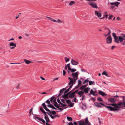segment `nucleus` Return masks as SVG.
<instances>
[{"label":"nucleus","mask_w":125,"mask_h":125,"mask_svg":"<svg viewBox=\"0 0 125 125\" xmlns=\"http://www.w3.org/2000/svg\"><path fill=\"white\" fill-rule=\"evenodd\" d=\"M71 64L73 65H76L78 64V63L73 59H72L71 61Z\"/></svg>","instance_id":"obj_11"},{"label":"nucleus","mask_w":125,"mask_h":125,"mask_svg":"<svg viewBox=\"0 0 125 125\" xmlns=\"http://www.w3.org/2000/svg\"><path fill=\"white\" fill-rule=\"evenodd\" d=\"M69 125H73L72 122H70L68 123Z\"/></svg>","instance_id":"obj_53"},{"label":"nucleus","mask_w":125,"mask_h":125,"mask_svg":"<svg viewBox=\"0 0 125 125\" xmlns=\"http://www.w3.org/2000/svg\"><path fill=\"white\" fill-rule=\"evenodd\" d=\"M66 72L64 71V70H63V75H64L66 74Z\"/></svg>","instance_id":"obj_52"},{"label":"nucleus","mask_w":125,"mask_h":125,"mask_svg":"<svg viewBox=\"0 0 125 125\" xmlns=\"http://www.w3.org/2000/svg\"><path fill=\"white\" fill-rule=\"evenodd\" d=\"M67 119L70 121H72V118L70 117H67Z\"/></svg>","instance_id":"obj_32"},{"label":"nucleus","mask_w":125,"mask_h":125,"mask_svg":"<svg viewBox=\"0 0 125 125\" xmlns=\"http://www.w3.org/2000/svg\"><path fill=\"white\" fill-rule=\"evenodd\" d=\"M78 83L79 85H80L81 84V81L80 80L78 81Z\"/></svg>","instance_id":"obj_46"},{"label":"nucleus","mask_w":125,"mask_h":125,"mask_svg":"<svg viewBox=\"0 0 125 125\" xmlns=\"http://www.w3.org/2000/svg\"><path fill=\"white\" fill-rule=\"evenodd\" d=\"M45 102L47 103L48 104H50V101L48 100H47Z\"/></svg>","instance_id":"obj_54"},{"label":"nucleus","mask_w":125,"mask_h":125,"mask_svg":"<svg viewBox=\"0 0 125 125\" xmlns=\"http://www.w3.org/2000/svg\"><path fill=\"white\" fill-rule=\"evenodd\" d=\"M67 66L68 68V70H69L71 68L70 66V63L68 64L67 65Z\"/></svg>","instance_id":"obj_34"},{"label":"nucleus","mask_w":125,"mask_h":125,"mask_svg":"<svg viewBox=\"0 0 125 125\" xmlns=\"http://www.w3.org/2000/svg\"><path fill=\"white\" fill-rule=\"evenodd\" d=\"M123 98V102L120 101L118 103H114L112 104H108L109 105H111L113 106L115 108L111 106H106V107L109 109V110L111 111H118L119 109L117 108H122L123 109L125 108V97L122 96Z\"/></svg>","instance_id":"obj_1"},{"label":"nucleus","mask_w":125,"mask_h":125,"mask_svg":"<svg viewBox=\"0 0 125 125\" xmlns=\"http://www.w3.org/2000/svg\"><path fill=\"white\" fill-rule=\"evenodd\" d=\"M94 81H90L89 82V84L90 85H91L92 84H94Z\"/></svg>","instance_id":"obj_35"},{"label":"nucleus","mask_w":125,"mask_h":125,"mask_svg":"<svg viewBox=\"0 0 125 125\" xmlns=\"http://www.w3.org/2000/svg\"><path fill=\"white\" fill-rule=\"evenodd\" d=\"M99 94L102 96H104L106 95V94L102 91H99Z\"/></svg>","instance_id":"obj_20"},{"label":"nucleus","mask_w":125,"mask_h":125,"mask_svg":"<svg viewBox=\"0 0 125 125\" xmlns=\"http://www.w3.org/2000/svg\"><path fill=\"white\" fill-rule=\"evenodd\" d=\"M52 108L54 109H56L55 108L54 106L52 105Z\"/></svg>","instance_id":"obj_62"},{"label":"nucleus","mask_w":125,"mask_h":125,"mask_svg":"<svg viewBox=\"0 0 125 125\" xmlns=\"http://www.w3.org/2000/svg\"><path fill=\"white\" fill-rule=\"evenodd\" d=\"M68 79H70V81L69 83H68V84L69 85H71L72 84H73V78H71L70 77H69L68 78Z\"/></svg>","instance_id":"obj_16"},{"label":"nucleus","mask_w":125,"mask_h":125,"mask_svg":"<svg viewBox=\"0 0 125 125\" xmlns=\"http://www.w3.org/2000/svg\"><path fill=\"white\" fill-rule=\"evenodd\" d=\"M54 96H52L51 98L50 99V101L51 102H52L53 101V99H54Z\"/></svg>","instance_id":"obj_42"},{"label":"nucleus","mask_w":125,"mask_h":125,"mask_svg":"<svg viewBox=\"0 0 125 125\" xmlns=\"http://www.w3.org/2000/svg\"><path fill=\"white\" fill-rule=\"evenodd\" d=\"M73 91V90H72V91L70 92H71V93H70V94H69V97L70 98H73L74 97L75 94H74L73 92L72 93L71 92Z\"/></svg>","instance_id":"obj_12"},{"label":"nucleus","mask_w":125,"mask_h":125,"mask_svg":"<svg viewBox=\"0 0 125 125\" xmlns=\"http://www.w3.org/2000/svg\"><path fill=\"white\" fill-rule=\"evenodd\" d=\"M79 73V72H77L75 73H72V75L73 78H77Z\"/></svg>","instance_id":"obj_7"},{"label":"nucleus","mask_w":125,"mask_h":125,"mask_svg":"<svg viewBox=\"0 0 125 125\" xmlns=\"http://www.w3.org/2000/svg\"><path fill=\"white\" fill-rule=\"evenodd\" d=\"M77 93L79 95H83L84 93L83 91H81Z\"/></svg>","instance_id":"obj_30"},{"label":"nucleus","mask_w":125,"mask_h":125,"mask_svg":"<svg viewBox=\"0 0 125 125\" xmlns=\"http://www.w3.org/2000/svg\"><path fill=\"white\" fill-rule=\"evenodd\" d=\"M51 21H52L54 22H59V23H62V21L60 20V19H57V20H55L52 19L51 20Z\"/></svg>","instance_id":"obj_18"},{"label":"nucleus","mask_w":125,"mask_h":125,"mask_svg":"<svg viewBox=\"0 0 125 125\" xmlns=\"http://www.w3.org/2000/svg\"><path fill=\"white\" fill-rule=\"evenodd\" d=\"M60 105L61 106H60L62 107H63L64 106H66V105L64 104H63L62 103H60Z\"/></svg>","instance_id":"obj_37"},{"label":"nucleus","mask_w":125,"mask_h":125,"mask_svg":"<svg viewBox=\"0 0 125 125\" xmlns=\"http://www.w3.org/2000/svg\"><path fill=\"white\" fill-rule=\"evenodd\" d=\"M69 85L68 86V87H69V88L66 90L65 91L64 94L68 92L70 88H71L73 85V84H72L71 85Z\"/></svg>","instance_id":"obj_19"},{"label":"nucleus","mask_w":125,"mask_h":125,"mask_svg":"<svg viewBox=\"0 0 125 125\" xmlns=\"http://www.w3.org/2000/svg\"><path fill=\"white\" fill-rule=\"evenodd\" d=\"M71 93V92H69L67 94H64L62 95V97L65 99H68V97H69V94Z\"/></svg>","instance_id":"obj_10"},{"label":"nucleus","mask_w":125,"mask_h":125,"mask_svg":"<svg viewBox=\"0 0 125 125\" xmlns=\"http://www.w3.org/2000/svg\"><path fill=\"white\" fill-rule=\"evenodd\" d=\"M97 100L98 101H101L102 102L103 101V100L100 97H98L97 98Z\"/></svg>","instance_id":"obj_39"},{"label":"nucleus","mask_w":125,"mask_h":125,"mask_svg":"<svg viewBox=\"0 0 125 125\" xmlns=\"http://www.w3.org/2000/svg\"><path fill=\"white\" fill-rule=\"evenodd\" d=\"M95 15L97 16L98 17H100L102 16L101 13L96 10L95 11Z\"/></svg>","instance_id":"obj_13"},{"label":"nucleus","mask_w":125,"mask_h":125,"mask_svg":"<svg viewBox=\"0 0 125 125\" xmlns=\"http://www.w3.org/2000/svg\"><path fill=\"white\" fill-rule=\"evenodd\" d=\"M61 101L62 102L64 103H65V100L63 99H61Z\"/></svg>","instance_id":"obj_56"},{"label":"nucleus","mask_w":125,"mask_h":125,"mask_svg":"<svg viewBox=\"0 0 125 125\" xmlns=\"http://www.w3.org/2000/svg\"><path fill=\"white\" fill-rule=\"evenodd\" d=\"M112 35L114 38L115 42L116 43H118L119 42H122L124 40L125 41V34H122L121 35L118 37L116 35L115 33L113 32Z\"/></svg>","instance_id":"obj_2"},{"label":"nucleus","mask_w":125,"mask_h":125,"mask_svg":"<svg viewBox=\"0 0 125 125\" xmlns=\"http://www.w3.org/2000/svg\"><path fill=\"white\" fill-rule=\"evenodd\" d=\"M89 81V80L88 79V78L84 81L83 84H84L85 83H87Z\"/></svg>","instance_id":"obj_36"},{"label":"nucleus","mask_w":125,"mask_h":125,"mask_svg":"<svg viewBox=\"0 0 125 125\" xmlns=\"http://www.w3.org/2000/svg\"><path fill=\"white\" fill-rule=\"evenodd\" d=\"M58 108V110H60L61 111H62L63 110V108H59V107Z\"/></svg>","instance_id":"obj_58"},{"label":"nucleus","mask_w":125,"mask_h":125,"mask_svg":"<svg viewBox=\"0 0 125 125\" xmlns=\"http://www.w3.org/2000/svg\"><path fill=\"white\" fill-rule=\"evenodd\" d=\"M34 117L35 119L41 123L43 124H45V121L43 119L40 118L39 117L37 116H35Z\"/></svg>","instance_id":"obj_4"},{"label":"nucleus","mask_w":125,"mask_h":125,"mask_svg":"<svg viewBox=\"0 0 125 125\" xmlns=\"http://www.w3.org/2000/svg\"><path fill=\"white\" fill-rule=\"evenodd\" d=\"M107 100L112 103H114L115 102L116 99L115 98L110 97L108 98Z\"/></svg>","instance_id":"obj_9"},{"label":"nucleus","mask_w":125,"mask_h":125,"mask_svg":"<svg viewBox=\"0 0 125 125\" xmlns=\"http://www.w3.org/2000/svg\"><path fill=\"white\" fill-rule=\"evenodd\" d=\"M106 29L107 30H108L109 31V32L108 33V34H109V35L111 33V31L108 28H107Z\"/></svg>","instance_id":"obj_43"},{"label":"nucleus","mask_w":125,"mask_h":125,"mask_svg":"<svg viewBox=\"0 0 125 125\" xmlns=\"http://www.w3.org/2000/svg\"><path fill=\"white\" fill-rule=\"evenodd\" d=\"M42 105L43 106V108L45 109V110L46 111L48 112H50V111L47 108L46 105L45 104V103H42Z\"/></svg>","instance_id":"obj_14"},{"label":"nucleus","mask_w":125,"mask_h":125,"mask_svg":"<svg viewBox=\"0 0 125 125\" xmlns=\"http://www.w3.org/2000/svg\"><path fill=\"white\" fill-rule=\"evenodd\" d=\"M47 113L50 116L51 118H52V119H54L55 117L54 116H53L50 115V114H51V112H47Z\"/></svg>","instance_id":"obj_26"},{"label":"nucleus","mask_w":125,"mask_h":125,"mask_svg":"<svg viewBox=\"0 0 125 125\" xmlns=\"http://www.w3.org/2000/svg\"><path fill=\"white\" fill-rule=\"evenodd\" d=\"M110 4L111 5H114L117 7L118 5L120 4V3L116 2H110Z\"/></svg>","instance_id":"obj_15"},{"label":"nucleus","mask_w":125,"mask_h":125,"mask_svg":"<svg viewBox=\"0 0 125 125\" xmlns=\"http://www.w3.org/2000/svg\"><path fill=\"white\" fill-rule=\"evenodd\" d=\"M73 83H75L76 80L77 79V78H73Z\"/></svg>","instance_id":"obj_44"},{"label":"nucleus","mask_w":125,"mask_h":125,"mask_svg":"<svg viewBox=\"0 0 125 125\" xmlns=\"http://www.w3.org/2000/svg\"><path fill=\"white\" fill-rule=\"evenodd\" d=\"M119 96H119L118 95H115V96H113V97L114 98H118Z\"/></svg>","instance_id":"obj_55"},{"label":"nucleus","mask_w":125,"mask_h":125,"mask_svg":"<svg viewBox=\"0 0 125 125\" xmlns=\"http://www.w3.org/2000/svg\"><path fill=\"white\" fill-rule=\"evenodd\" d=\"M65 88H63L61 89L60 91V93H61L62 94L63 92L65 90Z\"/></svg>","instance_id":"obj_31"},{"label":"nucleus","mask_w":125,"mask_h":125,"mask_svg":"<svg viewBox=\"0 0 125 125\" xmlns=\"http://www.w3.org/2000/svg\"><path fill=\"white\" fill-rule=\"evenodd\" d=\"M75 3V2L74 1H72L69 4V5L70 6H71L74 4Z\"/></svg>","instance_id":"obj_27"},{"label":"nucleus","mask_w":125,"mask_h":125,"mask_svg":"<svg viewBox=\"0 0 125 125\" xmlns=\"http://www.w3.org/2000/svg\"><path fill=\"white\" fill-rule=\"evenodd\" d=\"M52 105L51 104H48L47 105V106L48 107H50L52 108Z\"/></svg>","instance_id":"obj_49"},{"label":"nucleus","mask_w":125,"mask_h":125,"mask_svg":"<svg viewBox=\"0 0 125 125\" xmlns=\"http://www.w3.org/2000/svg\"><path fill=\"white\" fill-rule=\"evenodd\" d=\"M73 105V103H72L71 102V103H70V104L69 105V106L70 107H72Z\"/></svg>","instance_id":"obj_47"},{"label":"nucleus","mask_w":125,"mask_h":125,"mask_svg":"<svg viewBox=\"0 0 125 125\" xmlns=\"http://www.w3.org/2000/svg\"><path fill=\"white\" fill-rule=\"evenodd\" d=\"M66 101L67 103L68 104H70V103H71V102L70 100H66Z\"/></svg>","instance_id":"obj_38"},{"label":"nucleus","mask_w":125,"mask_h":125,"mask_svg":"<svg viewBox=\"0 0 125 125\" xmlns=\"http://www.w3.org/2000/svg\"><path fill=\"white\" fill-rule=\"evenodd\" d=\"M73 125H77L78 123H77L76 122H73Z\"/></svg>","instance_id":"obj_57"},{"label":"nucleus","mask_w":125,"mask_h":125,"mask_svg":"<svg viewBox=\"0 0 125 125\" xmlns=\"http://www.w3.org/2000/svg\"><path fill=\"white\" fill-rule=\"evenodd\" d=\"M20 84H19L16 87V88L17 89H19L20 86Z\"/></svg>","instance_id":"obj_60"},{"label":"nucleus","mask_w":125,"mask_h":125,"mask_svg":"<svg viewBox=\"0 0 125 125\" xmlns=\"http://www.w3.org/2000/svg\"><path fill=\"white\" fill-rule=\"evenodd\" d=\"M90 88L89 87H87L86 88L83 90V92H84L85 93H88V92L90 90Z\"/></svg>","instance_id":"obj_17"},{"label":"nucleus","mask_w":125,"mask_h":125,"mask_svg":"<svg viewBox=\"0 0 125 125\" xmlns=\"http://www.w3.org/2000/svg\"><path fill=\"white\" fill-rule=\"evenodd\" d=\"M81 70L82 72H85V70L84 69H81Z\"/></svg>","instance_id":"obj_64"},{"label":"nucleus","mask_w":125,"mask_h":125,"mask_svg":"<svg viewBox=\"0 0 125 125\" xmlns=\"http://www.w3.org/2000/svg\"><path fill=\"white\" fill-rule=\"evenodd\" d=\"M24 62L27 64H29L31 62H31L29 60H27L25 59H24Z\"/></svg>","instance_id":"obj_25"},{"label":"nucleus","mask_w":125,"mask_h":125,"mask_svg":"<svg viewBox=\"0 0 125 125\" xmlns=\"http://www.w3.org/2000/svg\"><path fill=\"white\" fill-rule=\"evenodd\" d=\"M52 114L53 115H55L56 114V113L55 111H51Z\"/></svg>","instance_id":"obj_48"},{"label":"nucleus","mask_w":125,"mask_h":125,"mask_svg":"<svg viewBox=\"0 0 125 125\" xmlns=\"http://www.w3.org/2000/svg\"><path fill=\"white\" fill-rule=\"evenodd\" d=\"M44 118L45 119V120L47 122V123H48L50 121V120L49 118L46 116V115H45L44 116Z\"/></svg>","instance_id":"obj_21"},{"label":"nucleus","mask_w":125,"mask_h":125,"mask_svg":"<svg viewBox=\"0 0 125 125\" xmlns=\"http://www.w3.org/2000/svg\"><path fill=\"white\" fill-rule=\"evenodd\" d=\"M65 59L66 62H68L69 60V58H67L66 57L65 58Z\"/></svg>","instance_id":"obj_41"},{"label":"nucleus","mask_w":125,"mask_h":125,"mask_svg":"<svg viewBox=\"0 0 125 125\" xmlns=\"http://www.w3.org/2000/svg\"><path fill=\"white\" fill-rule=\"evenodd\" d=\"M57 102L60 103H60H61L60 101V99H59V98H58L57 99Z\"/></svg>","instance_id":"obj_50"},{"label":"nucleus","mask_w":125,"mask_h":125,"mask_svg":"<svg viewBox=\"0 0 125 125\" xmlns=\"http://www.w3.org/2000/svg\"><path fill=\"white\" fill-rule=\"evenodd\" d=\"M85 84L84 85L82 86L80 88V89L82 90H83L84 89H85V88L87 86V85Z\"/></svg>","instance_id":"obj_23"},{"label":"nucleus","mask_w":125,"mask_h":125,"mask_svg":"<svg viewBox=\"0 0 125 125\" xmlns=\"http://www.w3.org/2000/svg\"><path fill=\"white\" fill-rule=\"evenodd\" d=\"M85 95H82V98L81 100H83L84 97H85Z\"/></svg>","instance_id":"obj_51"},{"label":"nucleus","mask_w":125,"mask_h":125,"mask_svg":"<svg viewBox=\"0 0 125 125\" xmlns=\"http://www.w3.org/2000/svg\"><path fill=\"white\" fill-rule=\"evenodd\" d=\"M94 104L96 106L98 107H101L100 104L101 105H102L104 106L105 107H106V106H107L105 105L104 104L101 103H98L97 102H96L94 103Z\"/></svg>","instance_id":"obj_5"},{"label":"nucleus","mask_w":125,"mask_h":125,"mask_svg":"<svg viewBox=\"0 0 125 125\" xmlns=\"http://www.w3.org/2000/svg\"><path fill=\"white\" fill-rule=\"evenodd\" d=\"M40 110L45 115H46V112L44 111L42 107H41L40 108Z\"/></svg>","instance_id":"obj_28"},{"label":"nucleus","mask_w":125,"mask_h":125,"mask_svg":"<svg viewBox=\"0 0 125 125\" xmlns=\"http://www.w3.org/2000/svg\"><path fill=\"white\" fill-rule=\"evenodd\" d=\"M69 70L72 72H74L76 71V69H72L71 68Z\"/></svg>","instance_id":"obj_33"},{"label":"nucleus","mask_w":125,"mask_h":125,"mask_svg":"<svg viewBox=\"0 0 125 125\" xmlns=\"http://www.w3.org/2000/svg\"><path fill=\"white\" fill-rule=\"evenodd\" d=\"M102 75H104L106 76H108V74H107L105 72H103L102 73Z\"/></svg>","instance_id":"obj_40"},{"label":"nucleus","mask_w":125,"mask_h":125,"mask_svg":"<svg viewBox=\"0 0 125 125\" xmlns=\"http://www.w3.org/2000/svg\"><path fill=\"white\" fill-rule=\"evenodd\" d=\"M89 4L91 5L92 7L94 8H95L96 9L97 8V4L95 3L91 2L89 3Z\"/></svg>","instance_id":"obj_8"},{"label":"nucleus","mask_w":125,"mask_h":125,"mask_svg":"<svg viewBox=\"0 0 125 125\" xmlns=\"http://www.w3.org/2000/svg\"><path fill=\"white\" fill-rule=\"evenodd\" d=\"M113 16L112 15H110V16L109 17V19H111Z\"/></svg>","instance_id":"obj_59"},{"label":"nucleus","mask_w":125,"mask_h":125,"mask_svg":"<svg viewBox=\"0 0 125 125\" xmlns=\"http://www.w3.org/2000/svg\"><path fill=\"white\" fill-rule=\"evenodd\" d=\"M32 110H33V108H31L30 110V112H29L30 116L31 115V113L32 112Z\"/></svg>","instance_id":"obj_45"},{"label":"nucleus","mask_w":125,"mask_h":125,"mask_svg":"<svg viewBox=\"0 0 125 125\" xmlns=\"http://www.w3.org/2000/svg\"><path fill=\"white\" fill-rule=\"evenodd\" d=\"M91 99L92 100L94 101H95V99L93 97H92Z\"/></svg>","instance_id":"obj_61"},{"label":"nucleus","mask_w":125,"mask_h":125,"mask_svg":"<svg viewBox=\"0 0 125 125\" xmlns=\"http://www.w3.org/2000/svg\"><path fill=\"white\" fill-rule=\"evenodd\" d=\"M115 47V46H112L111 47V49L113 50V49H114V48Z\"/></svg>","instance_id":"obj_63"},{"label":"nucleus","mask_w":125,"mask_h":125,"mask_svg":"<svg viewBox=\"0 0 125 125\" xmlns=\"http://www.w3.org/2000/svg\"><path fill=\"white\" fill-rule=\"evenodd\" d=\"M106 42L108 44H110L112 42V39L111 36L109 35L106 38Z\"/></svg>","instance_id":"obj_6"},{"label":"nucleus","mask_w":125,"mask_h":125,"mask_svg":"<svg viewBox=\"0 0 125 125\" xmlns=\"http://www.w3.org/2000/svg\"><path fill=\"white\" fill-rule=\"evenodd\" d=\"M54 106L57 108H58L60 107V104H59V105H58V104L57 102L56 103H55L54 104Z\"/></svg>","instance_id":"obj_29"},{"label":"nucleus","mask_w":125,"mask_h":125,"mask_svg":"<svg viewBox=\"0 0 125 125\" xmlns=\"http://www.w3.org/2000/svg\"><path fill=\"white\" fill-rule=\"evenodd\" d=\"M90 93H91V94H92L95 96H97L96 94L94 93V91L92 89L91 90Z\"/></svg>","instance_id":"obj_24"},{"label":"nucleus","mask_w":125,"mask_h":125,"mask_svg":"<svg viewBox=\"0 0 125 125\" xmlns=\"http://www.w3.org/2000/svg\"><path fill=\"white\" fill-rule=\"evenodd\" d=\"M9 45L10 46H14V47H16V44L14 43L13 42H11L10 43Z\"/></svg>","instance_id":"obj_22"},{"label":"nucleus","mask_w":125,"mask_h":125,"mask_svg":"<svg viewBox=\"0 0 125 125\" xmlns=\"http://www.w3.org/2000/svg\"><path fill=\"white\" fill-rule=\"evenodd\" d=\"M85 122L84 121H79L78 123L79 125H90V123L88 120L87 117L85 119Z\"/></svg>","instance_id":"obj_3"}]
</instances>
